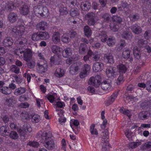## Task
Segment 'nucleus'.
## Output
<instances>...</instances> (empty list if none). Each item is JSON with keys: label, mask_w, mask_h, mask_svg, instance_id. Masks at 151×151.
Here are the masks:
<instances>
[{"label": "nucleus", "mask_w": 151, "mask_h": 151, "mask_svg": "<svg viewBox=\"0 0 151 151\" xmlns=\"http://www.w3.org/2000/svg\"><path fill=\"white\" fill-rule=\"evenodd\" d=\"M146 90L148 92H151V81H147L146 83Z\"/></svg>", "instance_id": "64"}, {"label": "nucleus", "mask_w": 151, "mask_h": 151, "mask_svg": "<svg viewBox=\"0 0 151 151\" xmlns=\"http://www.w3.org/2000/svg\"><path fill=\"white\" fill-rule=\"evenodd\" d=\"M88 55L92 58V60L94 61H98L100 58V55L97 51L93 52L91 50H89L88 51Z\"/></svg>", "instance_id": "11"}, {"label": "nucleus", "mask_w": 151, "mask_h": 151, "mask_svg": "<svg viewBox=\"0 0 151 151\" xmlns=\"http://www.w3.org/2000/svg\"><path fill=\"white\" fill-rule=\"evenodd\" d=\"M70 15L73 17H76L79 15L80 12L76 8H72L70 11Z\"/></svg>", "instance_id": "38"}, {"label": "nucleus", "mask_w": 151, "mask_h": 151, "mask_svg": "<svg viewBox=\"0 0 151 151\" xmlns=\"http://www.w3.org/2000/svg\"><path fill=\"white\" fill-rule=\"evenodd\" d=\"M115 68L114 67H110L106 70V73L107 76L109 78H113L116 76Z\"/></svg>", "instance_id": "9"}, {"label": "nucleus", "mask_w": 151, "mask_h": 151, "mask_svg": "<svg viewBox=\"0 0 151 151\" xmlns=\"http://www.w3.org/2000/svg\"><path fill=\"white\" fill-rule=\"evenodd\" d=\"M91 8V4L88 2H82L81 4V8L84 11L88 10Z\"/></svg>", "instance_id": "26"}, {"label": "nucleus", "mask_w": 151, "mask_h": 151, "mask_svg": "<svg viewBox=\"0 0 151 151\" xmlns=\"http://www.w3.org/2000/svg\"><path fill=\"white\" fill-rule=\"evenodd\" d=\"M55 143L52 140L45 141L43 145L48 150H52L55 148Z\"/></svg>", "instance_id": "13"}, {"label": "nucleus", "mask_w": 151, "mask_h": 151, "mask_svg": "<svg viewBox=\"0 0 151 151\" xmlns=\"http://www.w3.org/2000/svg\"><path fill=\"white\" fill-rule=\"evenodd\" d=\"M117 96V93L113 94L111 96L108 98L107 100L105 101V105L107 106L111 104L115 101Z\"/></svg>", "instance_id": "12"}, {"label": "nucleus", "mask_w": 151, "mask_h": 151, "mask_svg": "<svg viewBox=\"0 0 151 151\" xmlns=\"http://www.w3.org/2000/svg\"><path fill=\"white\" fill-rule=\"evenodd\" d=\"M104 58L107 63H113L114 62L113 57L111 53L104 54Z\"/></svg>", "instance_id": "24"}, {"label": "nucleus", "mask_w": 151, "mask_h": 151, "mask_svg": "<svg viewBox=\"0 0 151 151\" xmlns=\"http://www.w3.org/2000/svg\"><path fill=\"white\" fill-rule=\"evenodd\" d=\"M91 69L90 66L88 64L84 65L83 68L79 73V76L80 78H83L86 77L90 73Z\"/></svg>", "instance_id": "7"}, {"label": "nucleus", "mask_w": 151, "mask_h": 151, "mask_svg": "<svg viewBox=\"0 0 151 151\" xmlns=\"http://www.w3.org/2000/svg\"><path fill=\"white\" fill-rule=\"evenodd\" d=\"M15 53L16 54L19 56H22V54H23V57L24 60L26 62L30 61L32 58V53L30 49L29 48L20 49L17 50Z\"/></svg>", "instance_id": "2"}, {"label": "nucleus", "mask_w": 151, "mask_h": 151, "mask_svg": "<svg viewBox=\"0 0 151 151\" xmlns=\"http://www.w3.org/2000/svg\"><path fill=\"white\" fill-rule=\"evenodd\" d=\"M101 78L100 76L96 75L94 78L91 77L89 79L88 83L89 85L94 86L95 87H99L101 83Z\"/></svg>", "instance_id": "4"}, {"label": "nucleus", "mask_w": 151, "mask_h": 151, "mask_svg": "<svg viewBox=\"0 0 151 151\" xmlns=\"http://www.w3.org/2000/svg\"><path fill=\"white\" fill-rule=\"evenodd\" d=\"M61 63V59L58 56L54 55L52 56L50 58V64L51 66L54 65H58Z\"/></svg>", "instance_id": "14"}, {"label": "nucleus", "mask_w": 151, "mask_h": 151, "mask_svg": "<svg viewBox=\"0 0 151 151\" xmlns=\"http://www.w3.org/2000/svg\"><path fill=\"white\" fill-rule=\"evenodd\" d=\"M112 20L113 22L116 23L117 24H120L122 22V18L119 16L115 15L112 17Z\"/></svg>", "instance_id": "45"}, {"label": "nucleus", "mask_w": 151, "mask_h": 151, "mask_svg": "<svg viewBox=\"0 0 151 151\" xmlns=\"http://www.w3.org/2000/svg\"><path fill=\"white\" fill-rule=\"evenodd\" d=\"M51 137L52 134L50 132H43L42 139H45V141H48V140L51 139Z\"/></svg>", "instance_id": "42"}, {"label": "nucleus", "mask_w": 151, "mask_h": 151, "mask_svg": "<svg viewBox=\"0 0 151 151\" xmlns=\"http://www.w3.org/2000/svg\"><path fill=\"white\" fill-rule=\"evenodd\" d=\"M27 42V40L24 38H22L19 39L16 42V44H17V46L19 47H23L26 44Z\"/></svg>", "instance_id": "30"}, {"label": "nucleus", "mask_w": 151, "mask_h": 151, "mask_svg": "<svg viewBox=\"0 0 151 151\" xmlns=\"http://www.w3.org/2000/svg\"><path fill=\"white\" fill-rule=\"evenodd\" d=\"M15 7L14 3L11 1H7L6 3L5 9L7 12H10L13 10Z\"/></svg>", "instance_id": "20"}, {"label": "nucleus", "mask_w": 151, "mask_h": 151, "mask_svg": "<svg viewBox=\"0 0 151 151\" xmlns=\"http://www.w3.org/2000/svg\"><path fill=\"white\" fill-rule=\"evenodd\" d=\"M32 39L34 41H37L40 40V32L35 33L32 34Z\"/></svg>", "instance_id": "53"}, {"label": "nucleus", "mask_w": 151, "mask_h": 151, "mask_svg": "<svg viewBox=\"0 0 151 151\" xmlns=\"http://www.w3.org/2000/svg\"><path fill=\"white\" fill-rule=\"evenodd\" d=\"M60 47L56 45H53L51 47L52 52L54 54L60 52Z\"/></svg>", "instance_id": "47"}, {"label": "nucleus", "mask_w": 151, "mask_h": 151, "mask_svg": "<svg viewBox=\"0 0 151 151\" xmlns=\"http://www.w3.org/2000/svg\"><path fill=\"white\" fill-rule=\"evenodd\" d=\"M21 117L24 122H26L29 120V118L28 114L26 112H22L21 114Z\"/></svg>", "instance_id": "41"}, {"label": "nucleus", "mask_w": 151, "mask_h": 151, "mask_svg": "<svg viewBox=\"0 0 151 151\" xmlns=\"http://www.w3.org/2000/svg\"><path fill=\"white\" fill-rule=\"evenodd\" d=\"M27 62V65L29 68H32L34 67L35 64V60H31L30 61Z\"/></svg>", "instance_id": "58"}, {"label": "nucleus", "mask_w": 151, "mask_h": 151, "mask_svg": "<svg viewBox=\"0 0 151 151\" xmlns=\"http://www.w3.org/2000/svg\"><path fill=\"white\" fill-rule=\"evenodd\" d=\"M133 53L134 57L137 59L140 58L141 56V53L138 50L137 47H134L133 50Z\"/></svg>", "instance_id": "36"}, {"label": "nucleus", "mask_w": 151, "mask_h": 151, "mask_svg": "<svg viewBox=\"0 0 151 151\" xmlns=\"http://www.w3.org/2000/svg\"><path fill=\"white\" fill-rule=\"evenodd\" d=\"M9 137L13 139H17L19 137L18 134L15 131H11L10 133H9Z\"/></svg>", "instance_id": "55"}, {"label": "nucleus", "mask_w": 151, "mask_h": 151, "mask_svg": "<svg viewBox=\"0 0 151 151\" xmlns=\"http://www.w3.org/2000/svg\"><path fill=\"white\" fill-rule=\"evenodd\" d=\"M47 25L46 22L41 21L37 24L36 27L38 30H44L47 27Z\"/></svg>", "instance_id": "17"}, {"label": "nucleus", "mask_w": 151, "mask_h": 151, "mask_svg": "<svg viewBox=\"0 0 151 151\" xmlns=\"http://www.w3.org/2000/svg\"><path fill=\"white\" fill-rule=\"evenodd\" d=\"M129 17L130 20L132 22L137 21L140 18L139 15L138 13L130 14Z\"/></svg>", "instance_id": "39"}, {"label": "nucleus", "mask_w": 151, "mask_h": 151, "mask_svg": "<svg viewBox=\"0 0 151 151\" xmlns=\"http://www.w3.org/2000/svg\"><path fill=\"white\" fill-rule=\"evenodd\" d=\"M84 31L85 36L87 37H89L92 34L91 30L90 28L87 25L84 27Z\"/></svg>", "instance_id": "35"}, {"label": "nucleus", "mask_w": 151, "mask_h": 151, "mask_svg": "<svg viewBox=\"0 0 151 151\" xmlns=\"http://www.w3.org/2000/svg\"><path fill=\"white\" fill-rule=\"evenodd\" d=\"M13 42V40L11 37H7L4 39L3 44L5 47H9L12 45Z\"/></svg>", "instance_id": "18"}, {"label": "nucleus", "mask_w": 151, "mask_h": 151, "mask_svg": "<svg viewBox=\"0 0 151 151\" xmlns=\"http://www.w3.org/2000/svg\"><path fill=\"white\" fill-rule=\"evenodd\" d=\"M25 30L24 22L22 20H19L17 22V26L13 28L11 33L14 37H18L23 34Z\"/></svg>", "instance_id": "1"}, {"label": "nucleus", "mask_w": 151, "mask_h": 151, "mask_svg": "<svg viewBox=\"0 0 151 151\" xmlns=\"http://www.w3.org/2000/svg\"><path fill=\"white\" fill-rule=\"evenodd\" d=\"M129 5L126 2H123L118 6V8L121 9H124L125 8H128Z\"/></svg>", "instance_id": "60"}, {"label": "nucleus", "mask_w": 151, "mask_h": 151, "mask_svg": "<svg viewBox=\"0 0 151 151\" xmlns=\"http://www.w3.org/2000/svg\"><path fill=\"white\" fill-rule=\"evenodd\" d=\"M52 41L56 44L60 41V33L58 32H55L52 36Z\"/></svg>", "instance_id": "21"}, {"label": "nucleus", "mask_w": 151, "mask_h": 151, "mask_svg": "<svg viewBox=\"0 0 151 151\" xmlns=\"http://www.w3.org/2000/svg\"><path fill=\"white\" fill-rule=\"evenodd\" d=\"M116 43V40L114 38H109L107 42L108 45L109 47H112L115 45Z\"/></svg>", "instance_id": "46"}, {"label": "nucleus", "mask_w": 151, "mask_h": 151, "mask_svg": "<svg viewBox=\"0 0 151 151\" xmlns=\"http://www.w3.org/2000/svg\"><path fill=\"white\" fill-rule=\"evenodd\" d=\"M130 52L128 49H124L122 53V56L125 59H127L130 56Z\"/></svg>", "instance_id": "56"}, {"label": "nucleus", "mask_w": 151, "mask_h": 151, "mask_svg": "<svg viewBox=\"0 0 151 151\" xmlns=\"http://www.w3.org/2000/svg\"><path fill=\"white\" fill-rule=\"evenodd\" d=\"M37 70L39 73H42L47 71L48 65L46 61H44V62L39 61L37 63Z\"/></svg>", "instance_id": "6"}, {"label": "nucleus", "mask_w": 151, "mask_h": 151, "mask_svg": "<svg viewBox=\"0 0 151 151\" xmlns=\"http://www.w3.org/2000/svg\"><path fill=\"white\" fill-rule=\"evenodd\" d=\"M99 37L101 39V41L102 42H105L107 40V35L106 32H105L101 33L99 35Z\"/></svg>", "instance_id": "50"}, {"label": "nucleus", "mask_w": 151, "mask_h": 151, "mask_svg": "<svg viewBox=\"0 0 151 151\" xmlns=\"http://www.w3.org/2000/svg\"><path fill=\"white\" fill-rule=\"evenodd\" d=\"M12 91V90L8 87H2L0 88V91L6 95L10 94Z\"/></svg>", "instance_id": "34"}, {"label": "nucleus", "mask_w": 151, "mask_h": 151, "mask_svg": "<svg viewBox=\"0 0 151 151\" xmlns=\"http://www.w3.org/2000/svg\"><path fill=\"white\" fill-rule=\"evenodd\" d=\"M64 73L63 70L60 68H57L55 72V75L57 77L60 78L64 75Z\"/></svg>", "instance_id": "37"}, {"label": "nucleus", "mask_w": 151, "mask_h": 151, "mask_svg": "<svg viewBox=\"0 0 151 151\" xmlns=\"http://www.w3.org/2000/svg\"><path fill=\"white\" fill-rule=\"evenodd\" d=\"M31 121L34 123L38 122L40 120V116L37 114H35L33 115L31 117Z\"/></svg>", "instance_id": "51"}, {"label": "nucleus", "mask_w": 151, "mask_h": 151, "mask_svg": "<svg viewBox=\"0 0 151 151\" xmlns=\"http://www.w3.org/2000/svg\"><path fill=\"white\" fill-rule=\"evenodd\" d=\"M8 20L12 23L16 22L18 19V16L17 13L14 12H10L8 15Z\"/></svg>", "instance_id": "15"}, {"label": "nucleus", "mask_w": 151, "mask_h": 151, "mask_svg": "<svg viewBox=\"0 0 151 151\" xmlns=\"http://www.w3.org/2000/svg\"><path fill=\"white\" fill-rule=\"evenodd\" d=\"M88 51V48L87 45L84 43L81 44L79 50L80 54L84 55Z\"/></svg>", "instance_id": "23"}, {"label": "nucleus", "mask_w": 151, "mask_h": 151, "mask_svg": "<svg viewBox=\"0 0 151 151\" xmlns=\"http://www.w3.org/2000/svg\"><path fill=\"white\" fill-rule=\"evenodd\" d=\"M23 129L25 130L26 132H30L32 131V129L30 127V125L28 124H25L23 126Z\"/></svg>", "instance_id": "52"}, {"label": "nucleus", "mask_w": 151, "mask_h": 151, "mask_svg": "<svg viewBox=\"0 0 151 151\" xmlns=\"http://www.w3.org/2000/svg\"><path fill=\"white\" fill-rule=\"evenodd\" d=\"M42 12L41 16L45 17L49 15V11L47 7L42 6Z\"/></svg>", "instance_id": "44"}, {"label": "nucleus", "mask_w": 151, "mask_h": 151, "mask_svg": "<svg viewBox=\"0 0 151 151\" xmlns=\"http://www.w3.org/2000/svg\"><path fill=\"white\" fill-rule=\"evenodd\" d=\"M80 67V64L79 63H75L72 64L69 69L70 73L72 75L76 74Z\"/></svg>", "instance_id": "8"}, {"label": "nucleus", "mask_w": 151, "mask_h": 151, "mask_svg": "<svg viewBox=\"0 0 151 151\" xmlns=\"http://www.w3.org/2000/svg\"><path fill=\"white\" fill-rule=\"evenodd\" d=\"M147 41L141 39L139 40L137 42V45L140 47L144 46L146 44Z\"/></svg>", "instance_id": "59"}, {"label": "nucleus", "mask_w": 151, "mask_h": 151, "mask_svg": "<svg viewBox=\"0 0 151 151\" xmlns=\"http://www.w3.org/2000/svg\"><path fill=\"white\" fill-rule=\"evenodd\" d=\"M150 114L148 111H142L140 112L139 114V118L142 120H145L148 118Z\"/></svg>", "instance_id": "28"}, {"label": "nucleus", "mask_w": 151, "mask_h": 151, "mask_svg": "<svg viewBox=\"0 0 151 151\" xmlns=\"http://www.w3.org/2000/svg\"><path fill=\"white\" fill-rule=\"evenodd\" d=\"M26 91V89L24 88L20 87L17 89L15 91L14 94L16 95H20L24 93Z\"/></svg>", "instance_id": "40"}, {"label": "nucleus", "mask_w": 151, "mask_h": 151, "mask_svg": "<svg viewBox=\"0 0 151 151\" xmlns=\"http://www.w3.org/2000/svg\"><path fill=\"white\" fill-rule=\"evenodd\" d=\"M95 125L93 124L90 126V131L92 134L97 135L98 134V132L96 129H95Z\"/></svg>", "instance_id": "57"}, {"label": "nucleus", "mask_w": 151, "mask_h": 151, "mask_svg": "<svg viewBox=\"0 0 151 151\" xmlns=\"http://www.w3.org/2000/svg\"><path fill=\"white\" fill-rule=\"evenodd\" d=\"M17 100L15 97L13 96L9 98H6L5 101L6 105L9 107H13L17 103Z\"/></svg>", "instance_id": "10"}, {"label": "nucleus", "mask_w": 151, "mask_h": 151, "mask_svg": "<svg viewBox=\"0 0 151 151\" xmlns=\"http://www.w3.org/2000/svg\"><path fill=\"white\" fill-rule=\"evenodd\" d=\"M131 28L132 32L136 35H138L142 32V29L141 27L136 24L132 26Z\"/></svg>", "instance_id": "22"}, {"label": "nucleus", "mask_w": 151, "mask_h": 151, "mask_svg": "<svg viewBox=\"0 0 151 151\" xmlns=\"http://www.w3.org/2000/svg\"><path fill=\"white\" fill-rule=\"evenodd\" d=\"M141 144V142H132L128 144V147H130L132 149L134 148L139 146Z\"/></svg>", "instance_id": "48"}, {"label": "nucleus", "mask_w": 151, "mask_h": 151, "mask_svg": "<svg viewBox=\"0 0 151 151\" xmlns=\"http://www.w3.org/2000/svg\"><path fill=\"white\" fill-rule=\"evenodd\" d=\"M61 40L64 43H68L70 41L69 34L65 33L61 37Z\"/></svg>", "instance_id": "32"}, {"label": "nucleus", "mask_w": 151, "mask_h": 151, "mask_svg": "<svg viewBox=\"0 0 151 151\" xmlns=\"http://www.w3.org/2000/svg\"><path fill=\"white\" fill-rule=\"evenodd\" d=\"M87 20L88 23L89 25H93L96 22V16L94 12H88L85 17Z\"/></svg>", "instance_id": "3"}, {"label": "nucleus", "mask_w": 151, "mask_h": 151, "mask_svg": "<svg viewBox=\"0 0 151 151\" xmlns=\"http://www.w3.org/2000/svg\"><path fill=\"white\" fill-rule=\"evenodd\" d=\"M72 50L69 47H67L63 51V55L65 58H68L72 55Z\"/></svg>", "instance_id": "25"}, {"label": "nucleus", "mask_w": 151, "mask_h": 151, "mask_svg": "<svg viewBox=\"0 0 151 151\" xmlns=\"http://www.w3.org/2000/svg\"><path fill=\"white\" fill-rule=\"evenodd\" d=\"M11 68L12 71L18 74L19 71V68L15 65H12L11 66Z\"/></svg>", "instance_id": "61"}, {"label": "nucleus", "mask_w": 151, "mask_h": 151, "mask_svg": "<svg viewBox=\"0 0 151 151\" xmlns=\"http://www.w3.org/2000/svg\"><path fill=\"white\" fill-rule=\"evenodd\" d=\"M17 7L19 9L20 13L22 14L26 15L29 12V7L24 2H21L18 3Z\"/></svg>", "instance_id": "5"}, {"label": "nucleus", "mask_w": 151, "mask_h": 151, "mask_svg": "<svg viewBox=\"0 0 151 151\" xmlns=\"http://www.w3.org/2000/svg\"><path fill=\"white\" fill-rule=\"evenodd\" d=\"M119 72L121 74L125 73L127 70L126 65L123 64H120L117 66Z\"/></svg>", "instance_id": "27"}, {"label": "nucleus", "mask_w": 151, "mask_h": 151, "mask_svg": "<svg viewBox=\"0 0 151 151\" xmlns=\"http://www.w3.org/2000/svg\"><path fill=\"white\" fill-rule=\"evenodd\" d=\"M40 40H46L48 39L49 37V35L47 32H40Z\"/></svg>", "instance_id": "43"}, {"label": "nucleus", "mask_w": 151, "mask_h": 151, "mask_svg": "<svg viewBox=\"0 0 151 151\" xmlns=\"http://www.w3.org/2000/svg\"><path fill=\"white\" fill-rule=\"evenodd\" d=\"M119 111L121 113L127 116L129 118L130 117V111L129 110L126 109L123 107H122Z\"/></svg>", "instance_id": "49"}, {"label": "nucleus", "mask_w": 151, "mask_h": 151, "mask_svg": "<svg viewBox=\"0 0 151 151\" xmlns=\"http://www.w3.org/2000/svg\"><path fill=\"white\" fill-rule=\"evenodd\" d=\"M145 38L147 39H149L151 37V31L148 30L146 31L144 34Z\"/></svg>", "instance_id": "62"}, {"label": "nucleus", "mask_w": 151, "mask_h": 151, "mask_svg": "<svg viewBox=\"0 0 151 151\" xmlns=\"http://www.w3.org/2000/svg\"><path fill=\"white\" fill-rule=\"evenodd\" d=\"M103 64L100 62H96L95 63L93 66V69L95 72H97L101 71L102 69V66Z\"/></svg>", "instance_id": "31"}, {"label": "nucleus", "mask_w": 151, "mask_h": 151, "mask_svg": "<svg viewBox=\"0 0 151 151\" xmlns=\"http://www.w3.org/2000/svg\"><path fill=\"white\" fill-rule=\"evenodd\" d=\"M42 9V6H35L34 8V12L35 14L38 17L41 16Z\"/></svg>", "instance_id": "33"}, {"label": "nucleus", "mask_w": 151, "mask_h": 151, "mask_svg": "<svg viewBox=\"0 0 151 151\" xmlns=\"http://www.w3.org/2000/svg\"><path fill=\"white\" fill-rule=\"evenodd\" d=\"M101 87L104 90L106 91H111L112 89L111 86L108 81H105L101 84Z\"/></svg>", "instance_id": "16"}, {"label": "nucleus", "mask_w": 151, "mask_h": 151, "mask_svg": "<svg viewBox=\"0 0 151 151\" xmlns=\"http://www.w3.org/2000/svg\"><path fill=\"white\" fill-rule=\"evenodd\" d=\"M0 133L1 135L4 137L9 135V127L8 126L5 125L1 127L0 128Z\"/></svg>", "instance_id": "19"}, {"label": "nucleus", "mask_w": 151, "mask_h": 151, "mask_svg": "<svg viewBox=\"0 0 151 151\" xmlns=\"http://www.w3.org/2000/svg\"><path fill=\"white\" fill-rule=\"evenodd\" d=\"M130 35L128 31H124L122 34V37L126 39H128Z\"/></svg>", "instance_id": "63"}, {"label": "nucleus", "mask_w": 151, "mask_h": 151, "mask_svg": "<svg viewBox=\"0 0 151 151\" xmlns=\"http://www.w3.org/2000/svg\"><path fill=\"white\" fill-rule=\"evenodd\" d=\"M110 29L114 32H116L118 30L119 27L117 24L114 23L111 24L110 25Z\"/></svg>", "instance_id": "54"}, {"label": "nucleus", "mask_w": 151, "mask_h": 151, "mask_svg": "<svg viewBox=\"0 0 151 151\" xmlns=\"http://www.w3.org/2000/svg\"><path fill=\"white\" fill-rule=\"evenodd\" d=\"M59 8V12L61 15H65L68 14L69 10L67 9L66 6L63 5H61L60 6Z\"/></svg>", "instance_id": "29"}]
</instances>
